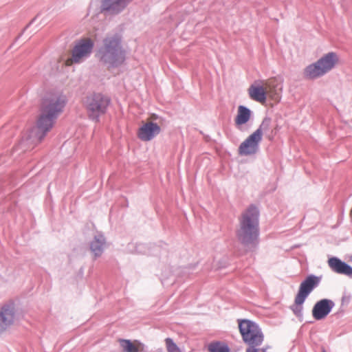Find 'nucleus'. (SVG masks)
Returning <instances> with one entry per match:
<instances>
[{
    "label": "nucleus",
    "instance_id": "1",
    "mask_svg": "<svg viewBox=\"0 0 352 352\" xmlns=\"http://www.w3.org/2000/svg\"><path fill=\"white\" fill-rule=\"evenodd\" d=\"M66 104L65 96L50 94L43 99L40 107V116L36 124L30 133V138L36 143H40L52 129L58 116L63 112Z\"/></svg>",
    "mask_w": 352,
    "mask_h": 352
},
{
    "label": "nucleus",
    "instance_id": "2",
    "mask_svg": "<svg viewBox=\"0 0 352 352\" xmlns=\"http://www.w3.org/2000/svg\"><path fill=\"white\" fill-rule=\"evenodd\" d=\"M260 211L256 206L250 204L239 217L235 234L239 243L247 252H255L260 243Z\"/></svg>",
    "mask_w": 352,
    "mask_h": 352
},
{
    "label": "nucleus",
    "instance_id": "3",
    "mask_svg": "<svg viewBox=\"0 0 352 352\" xmlns=\"http://www.w3.org/2000/svg\"><path fill=\"white\" fill-rule=\"evenodd\" d=\"M98 62L107 69L122 66L126 59V51L122 44V37L119 34L107 35L95 53Z\"/></svg>",
    "mask_w": 352,
    "mask_h": 352
},
{
    "label": "nucleus",
    "instance_id": "4",
    "mask_svg": "<svg viewBox=\"0 0 352 352\" xmlns=\"http://www.w3.org/2000/svg\"><path fill=\"white\" fill-rule=\"evenodd\" d=\"M111 104V98L101 93H94L87 96L85 100V107L88 118L96 123L101 116L106 114Z\"/></svg>",
    "mask_w": 352,
    "mask_h": 352
},
{
    "label": "nucleus",
    "instance_id": "5",
    "mask_svg": "<svg viewBox=\"0 0 352 352\" xmlns=\"http://www.w3.org/2000/svg\"><path fill=\"white\" fill-rule=\"evenodd\" d=\"M338 61L339 58L336 52H328L316 62L307 66L304 69V76L310 80L320 78L334 68Z\"/></svg>",
    "mask_w": 352,
    "mask_h": 352
},
{
    "label": "nucleus",
    "instance_id": "6",
    "mask_svg": "<svg viewBox=\"0 0 352 352\" xmlns=\"http://www.w3.org/2000/svg\"><path fill=\"white\" fill-rule=\"evenodd\" d=\"M238 324L243 341L248 346L263 343L264 335L256 322L248 319H239Z\"/></svg>",
    "mask_w": 352,
    "mask_h": 352
},
{
    "label": "nucleus",
    "instance_id": "7",
    "mask_svg": "<svg viewBox=\"0 0 352 352\" xmlns=\"http://www.w3.org/2000/svg\"><path fill=\"white\" fill-rule=\"evenodd\" d=\"M94 47V41L90 38H83L78 41L72 51V57L66 61L67 65L80 63L83 59L89 57Z\"/></svg>",
    "mask_w": 352,
    "mask_h": 352
},
{
    "label": "nucleus",
    "instance_id": "8",
    "mask_svg": "<svg viewBox=\"0 0 352 352\" xmlns=\"http://www.w3.org/2000/svg\"><path fill=\"white\" fill-rule=\"evenodd\" d=\"M261 141L260 131H255L239 145V154L242 156L256 154L259 150V144Z\"/></svg>",
    "mask_w": 352,
    "mask_h": 352
},
{
    "label": "nucleus",
    "instance_id": "9",
    "mask_svg": "<svg viewBox=\"0 0 352 352\" xmlns=\"http://www.w3.org/2000/svg\"><path fill=\"white\" fill-rule=\"evenodd\" d=\"M15 307L13 302L4 304L0 309V334L9 328L14 322Z\"/></svg>",
    "mask_w": 352,
    "mask_h": 352
},
{
    "label": "nucleus",
    "instance_id": "10",
    "mask_svg": "<svg viewBox=\"0 0 352 352\" xmlns=\"http://www.w3.org/2000/svg\"><path fill=\"white\" fill-rule=\"evenodd\" d=\"M335 303L332 300L323 298L318 301L312 309V316L316 320L324 319L334 307Z\"/></svg>",
    "mask_w": 352,
    "mask_h": 352
},
{
    "label": "nucleus",
    "instance_id": "11",
    "mask_svg": "<svg viewBox=\"0 0 352 352\" xmlns=\"http://www.w3.org/2000/svg\"><path fill=\"white\" fill-rule=\"evenodd\" d=\"M132 0H102L101 2L102 12L110 14H118L122 12Z\"/></svg>",
    "mask_w": 352,
    "mask_h": 352
},
{
    "label": "nucleus",
    "instance_id": "12",
    "mask_svg": "<svg viewBox=\"0 0 352 352\" xmlns=\"http://www.w3.org/2000/svg\"><path fill=\"white\" fill-rule=\"evenodd\" d=\"M161 132L160 126L155 122H148L138 130V137L142 141H151Z\"/></svg>",
    "mask_w": 352,
    "mask_h": 352
},
{
    "label": "nucleus",
    "instance_id": "13",
    "mask_svg": "<svg viewBox=\"0 0 352 352\" xmlns=\"http://www.w3.org/2000/svg\"><path fill=\"white\" fill-rule=\"evenodd\" d=\"M320 280V279L318 276L313 274L308 276L300 283L296 295L300 296V298H307L311 291L319 285Z\"/></svg>",
    "mask_w": 352,
    "mask_h": 352
},
{
    "label": "nucleus",
    "instance_id": "14",
    "mask_svg": "<svg viewBox=\"0 0 352 352\" xmlns=\"http://www.w3.org/2000/svg\"><path fill=\"white\" fill-rule=\"evenodd\" d=\"M328 264L334 272L346 275L352 278V267L348 263L337 257H332L329 259Z\"/></svg>",
    "mask_w": 352,
    "mask_h": 352
},
{
    "label": "nucleus",
    "instance_id": "15",
    "mask_svg": "<svg viewBox=\"0 0 352 352\" xmlns=\"http://www.w3.org/2000/svg\"><path fill=\"white\" fill-rule=\"evenodd\" d=\"M106 246V239L100 233L94 236L93 240L90 242V250L94 256V258L100 257Z\"/></svg>",
    "mask_w": 352,
    "mask_h": 352
},
{
    "label": "nucleus",
    "instance_id": "16",
    "mask_svg": "<svg viewBox=\"0 0 352 352\" xmlns=\"http://www.w3.org/2000/svg\"><path fill=\"white\" fill-rule=\"evenodd\" d=\"M120 346L123 352H139L143 351L145 345L139 340L120 339L119 340Z\"/></svg>",
    "mask_w": 352,
    "mask_h": 352
},
{
    "label": "nucleus",
    "instance_id": "17",
    "mask_svg": "<svg viewBox=\"0 0 352 352\" xmlns=\"http://www.w3.org/2000/svg\"><path fill=\"white\" fill-rule=\"evenodd\" d=\"M250 97L257 102H264L266 100V93L262 86L251 85L248 89Z\"/></svg>",
    "mask_w": 352,
    "mask_h": 352
},
{
    "label": "nucleus",
    "instance_id": "18",
    "mask_svg": "<svg viewBox=\"0 0 352 352\" xmlns=\"http://www.w3.org/2000/svg\"><path fill=\"white\" fill-rule=\"evenodd\" d=\"M251 110L243 105L238 108L237 116L235 118V124L236 125H243L246 124L251 117Z\"/></svg>",
    "mask_w": 352,
    "mask_h": 352
},
{
    "label": "nucleus",
    "instance_id": "19",
    "mask_svg": "<svg viewBox=\"0 0 352 352\" xmlns=\"http://www.w3.org/2000/svg\"><path fill=\"white\" fill-rule=\"evenodd\" d=\"M305 300L306 298H300V296L296 295L294 299V303L290 306V309L299 319L302 318L303 303Z\"/></svg>",
    "mask_w": 352,
    "mask_h": 352
},
{
    "label": "nucleus",
    "instance_id": "20",
    "mask_svg": "<svg viewBox=\"0 0 352 352\" xmlns=\"http://www.w3.org/2000/svg\"><path fill=\"white\" fill-rule=\"evenodd\" d=\"M209 352H230L228 345L221 341L210 342L208 346Z\"/></svg>",
    "mask_w": 352,
    "mask_h": 352
},
{
    "label": "nucleus",
    "instance_id": "21",
    "mask_svg": "<svg viewBox=\"0 0 352 352\" xmlns=\"http://www.w3.org/2000/svg\"><path fill=\"white\" fill-rule=\"evenodd\" d=\"M165 343L168 352H182L180 349L174 342L173 340L170 338L165 339Z\"/></svg>",
    "mask_w": 352,
    "mask_h": 352
},
{
    "label": "nucleus",
    "instance_id": "22",
    "mask_svg": "<svg viewBox=\"0 0 352 352\" xmlns=\"http://www.w3.org/2000/svg\"><path fill=\"white\" fill-rule=\"evenodd\" d=\"M271 118L270 117H265L258 126V128L256 131H260L261 133V138H263V131H267L270 128L271 124Z\"/></svg>",
    "mask_w": 352,
    "mask_h": 352
},
{
    "label": "nucleus",
    "instance_id": "23",
    "mask_svg": "<svg viewBox=\"0 0 352 352\" xmlns=\"http://www.w3.org/2000/svg\"><path fill=\"white\" fill-rule=\"evenodd\" d=\"M260 345H252L246 349L245 352H267L268 346L261 349L258 348Z\"/></svg>",
    "mask_w": 352,
    "mask_h": 352
},
{
    "label": "nucleus",
    "instance_id": "24",
    "mask_svg": "<svg viewBox=\"0 0 352 352\" xmlns=\"http://www.w3.org/2000/svg\"><path fill=\"white\" fill-rule=\"evenodd\" d=\"M351 296L344 294L342 297V305H347L350 302Z\"/></svg>",
    "mask_w": 352,
    "mask_h": 352
},
{
    "label": "nucleus",
    "instance_id": "25",
    "mask_svg": "<svg viewBox=\"0 0 352 352\" xmlns=\"http://www.w3.org/2000/svg\"><path fill=\"white\" fill-rule=\"evenodd\" d=\"M321 352H327V351H326V349H324V347H322V349H321Z\"/></svg>",
    "mask_w": 352,
    "mask_h": 352
},
{
    "label": "nucleus",
    "instance_id": "26",
    "mask_svg": "<svg viewBox=\"0 0 352 352\" xmlns=\"http://www.w3.org/2000/svg\"><path fill=\"white\" fill-rule=\"evenodd\" d=\"M32 23H33V21H31V22H30V23H28V25H26V28H28L29 25H30V24H32Z\"/></svg>",
    "mask_w": 352,
    "mask_h": 352
},
{
    "label": "nucleus",
    "instance_id": "27",
    "mask_svg": "<svg viewBox=\"0 0 352 352\" xmlns=\"http://www.w3.org/2000/svg\"><path fill=\"white\" fill-rule=\"evenodd\" d=\"M32 23H33V21H31V22H30V23H28V25H26V28H28L29 25H30V24H32Z\"/></svg>",
    "mask_w": 352,
    "mask_h": 352
},
{
    "label": "nucleus",
    "instance_id": "28",
    "mask_svg": "<svg viewBox=\"0 0 352 352\" xmlns=\"http://www.w3.org/2000/svg\"><path fill=\"white\" fill-rule=\"evenodd\" d=\"M32 23H33V21H31V22H30V23H28V25H26V28H28L29 25H30V24H32Z\"/></svg>",
    "mask_w": 352,
    "mask_h": 352
},
{
    "label": "nucleus",
    "instance_id": "29",
    "mask_svg": "<svg viewBox=\"0 0 352 352\" xmlns=\"http://www.w3.org/2000/svg\"><path fill=\"white\" fill-rule=\"evenodd\" d=\"M32 23H33V21H31V22H30V23H28V25H26V28H28L29 25H30V24H32Z\"/></svg>",
    "mask_w": 352,
    "mask_h": 352
},
{
    "label": "nucleus",
    "instance_id": "30",
    "mask_svg": "<svg viewBox=\"0 0 352 352\" xmlns=\"http://www.w3.org/2000/svg\"><path fill=\"white\" fill-rule=\"evenodd\" d=\"M32 23H33V21H31V22H30V23H28V25H26V28H28L29 25H30V24H32Z\"/></svg>",
    "mask_w": 352,
    "mask_h": 352
},
{
    "label": "nucleus",
    "instance_id": "31",
    "mask_svg": "<svg viewBox=\"0 0 352 352\" xmlns=\"http://www.w3.org/2000/svg\"><path fill=\"white\" fill-rule=\"evenodd\" d=\"M157 352H163L162 349H158Z\"/></svg>",
    "mask_w": 352,
    "mask_h": 352
}]
</instances>
